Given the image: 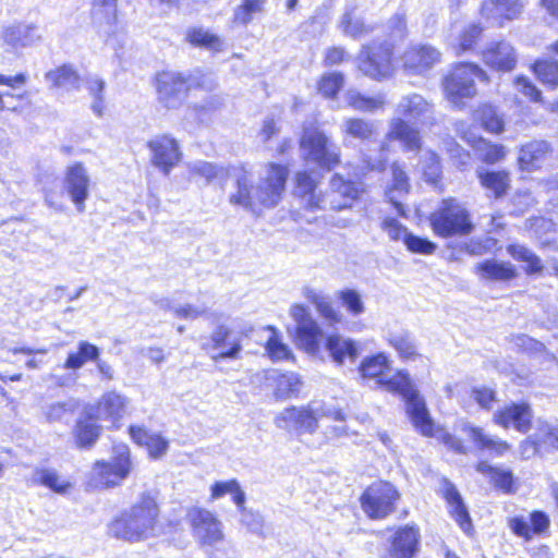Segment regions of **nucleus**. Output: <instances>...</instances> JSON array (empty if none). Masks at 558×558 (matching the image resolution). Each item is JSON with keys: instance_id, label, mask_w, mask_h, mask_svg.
Listing matches in <instances>:
<instances>
[{"instance_id": "1", "label": "nucleus", "mask_w": 558, "mask_h": 558, "mask_svg": "<svg viewBox=\"0 0 558 558\" xmlns=\"http://www.w3.org/2000/svg\"><path fill=\"white\" fill-rule=\"evenodd\" d=\"M289 313L295 324L294 340L299 349L312 356H320L324 350L337 366L356 361L360 355L357 341L338 332L324 337L323 328L302 304H293Z\"/></svg>"}, {"instance_id": "2", "label": "nucleus", "mask_w": 558, "mask_h": 558, "mask_svg": "<svg viewBox=\"0 0 558 558\" xmlns=\"http://www.w3.org/2000/svg\"><path fill=\"white\" fill-rule=\"evenodd\" d=\"M388 369V357L384 353L366 357L360 365V372L364 378H374L387 391L402 396L414 427L425 436L432 435L433 421L425 401L414 388L409 374L401 371L390 374Z\"/></svg>"}, {"instance_id": "3", "label": "nucleus", "mask_w": 558, "mask_h": 558, "mask_svg": "<svg viewBox=\"0 0 558 558\" xmlns=\"http://www.w3.org/2000/svg\"><path fill=\"white\" fill-rule=\"evenodd\" d=\"M288 169L270 163L257 185H254L246 171H241L235 179V190L229 195V203L241 207L254 215H259L260 208H274L281 201L284 192Z\"/></svg>"}, {"instance_id": "4", "label": "nucleus", "mask_w": 558, "mask_h": 558, "mask_svg": "<svg viewBox=\"0 0 558 558\" xmlns=\"http://www.w3.org/2000/svg\"><path fill=\"white\" fill-rule=\"evenodd\" d=\"M159 508L155 499L142 495L140 500L122 511L108 525V533L129 543L146 541L157 535Z\"/></svg>"}, {"instance_id": "5", "label": "nucleus", "mask_w": 558, "mask_h": 558, "mask_svg": "<svg viewBox=\"0 0 558 558\" xmlns=\"http://www.w3.org/2000/svg\"><path fill=\"white\" fill-rule=\"evenodd\" d=\"M490 83L489 74L476 62L456 61L440 78L444 98L452 106L463 108L478 95L476 82Z\"/></svg>"}, {"instance_id": "6", "label": "nucleus", "mask_w": 558, "mask_h": 558, "mask_svg": "<svg viewBox=\"0 0 558 558\" xmlns=\"http://www.w3.org/2000/svg\"><path fill=\"white\" fill-rule=\"evenodd\" d=\"M356 61L364 76L374 81L387 80L396 69L395 44L387 39H374L361 47Z\"/></svg>"}, {"instance_id": "7", "label": "nucleus", "mask_w": 558, "mask_h": 558, "mask_svg": "<svg viewBox=\"0 0 558 558\" xmlns=\"http://www.w3.org/2000/svg\"><path fill=\"white\" fill-rule=\"evenodd\" d=\"M158 102L166 109L179 108L192 88H204L201 81L192 83L191 76L180 71L160 70L151 78Z\"/></svg>"}, {"instance_id": "8", "label": "nucleus", "mask_w": 558, "mask_h": 558, "mask_svg": "<svg viewBox=\"0 0 558 558\" xmlns=\"http://www.w3.org/2000/svg\"><path fill=\"white\" fill-rule=\"evenodd\" d=\"M433 231L442 238L470 234L474 225L466 208L457 199H444L430 215Z\"/></svg>"}, {"instance_id": "9", "label": "nucleus", "mask_w": 558, "mask_h": 558, "mask_svg": "<svg viewBox=\"0 0 558 558\" xmlns=\"http://www.w3.org/2000/svg\"><path fill=\"white\" fill-rule=\"evenodd\" d=\"M110 461H97L90 472L89 485L95 488L119 486L131 473L132 462L126 445H117Z\"/></svg>"}, {"instance_id": "10", "label": "nucleus", "mask_w": 558, "mask_h": 558, "mask_svg": "<svg viewBox=\"0 0 558 558\" xmlns=\"http://www.w3.org/2000/svg\"><path fill=\"white\" fill-rule=\"evenodd\" d=\"M242 338V335L230 326L221 324L213 330L208 341L202 348L216 363L223 360H238L243 350Z\"/></svg>"}, {"instance_id": "11", "label": "nucleus", "mask_w": 558, "mask_h": 558, "mask_svg": "<svg viewBox=\"0 0 558 558\" xmlns=\"http://www.w3.org/2000/svg\"><path fill=\"white\" fill-rule=\"evenodd\" d=\"M399 493L388 482H377L371 485L361 497L364 512L371 519H384L395 511Z\"/></svg>"}, {"instance_id": "12", "label": "nucleus", "mask_w": 558, "mask_h": 558, "mask_svg": "<svg viewBox=\"0 0 558 558\" xmlns=\"http://www.w3.org/2000/svg\"><path fill=\"white\" fill-rule=\"evenodd\" d=\"M441 51L427 43L410 45L401 54V68L404 73L422 76L441 62Z\"/></svg>"}, {"instance_id": "13", "label": "nucleus", "mask_w": 558, "mask_h": 558, "mask_svg": "<svg viewBox=\"0 0 558 558\" xmlns=\"http://www.w3.org/2000/svg\"><path fill=\"white\" fill-rule=\"evenodd\" d=\"M320 417L322 413L318 407H293L280 412L275 418V424L281 429L313 434L318 428V420Z\"/></svg>"}, {"instance_id": "14", "label": "nucleus", "mask_w": 558, "mask_h": 558, "mask_svg": "<svg viewBox=\"0 0 558 558\" xmlns=\"http://www.w3.org/2000/svg\"><path fill=\"white\" fill-rule=\"evenodd\" d=\"M187 515L193 535L202 546H215L223 539L222 523L210 511L193 508Z\"/></svg>"}, {"instance_id": "15", "label": "nucleus", "mask_w": 558, "mask_h": 558, "mask_svg": "<svg viewBox=\"0 0 558 558\" xmlns=\"http://www.w3.org/2000/svg\"><path fill=\"white\" fill-rule=\"evenodd\" d=\"M89 175L82 163L77 162L68 167L63 187L80 213L85 209V201L89 195Z\"/></svg>"}, {"instance_id": "16", "label": "nucleus", "mask_w": 558, "mask_h": 558, "mask_svg": "<svg viewBox=\"0 0 558 558\" xmlns=\"http://www.w3.org/2000/svg\"><path fill=\"white\" fill-rule=\"evenodd\" d=\"M482 58L487 66L497 72H511L518 62L514 47L505 40L490 43L483 49Z\"/></svg>"}, {"instance_id": "17", "label": "nucleus", "mask_w": 558, "mask_h": 558, "mask_svg": "<svg viewBox=\"0 0 558 558\" xmlns=\"http://www.w3.org/2000/svg\"><path fill=\"white\" fill-rule=\"evenodd\" d=\"M129 399L116 391L105 393L97 407L87 408L90 418L108 421L112 424L119 422L126 412Z\"/></svg>"}, {"instance_id": "18", "label": "nucleus", "mask_w": 558, "mask_h": 558, "mask_svg": "<svg viewBox=\"0 0 558 558\" xmlns=\"http://www.w3.org/2000/svg\"><path fill=\"white\" fill-rule=\"evenodd\" d=\"M532 410L526 403H511L494 413V422L504 428L526 433L531 427Z\"/></svg>"}, {"instance_id": "19", "label": "nucleus", "mask_w": 558, "mask_h": 558, "mask_svg": "<svg viewBox=\"0 0 558 558\" xmlns=\"http://www.w3.org/2000/svg\"><path fill=\"white\" fill-rule=\"evenodd\" d=\"M360 190L355 183L345 181L339 174H335L330 181V193L324 195L327 201V209L340 210L351 206L359 196Z\"/></svg>"}, {"instance_id": "20", "label": "nucleus", "mask_w": 558, "mask_h": 558, "mask_svg": "<svg viewBox=\"0 0 558 558\" xmlns=\"http://www.w3.org/2000/svg\"><path fill=\"white\" fill-rule=\"evenodd\" d=\"M300 153L307 165L331 169L339 163V154L327 142H300Z\"/></svg>"}, {"instance_id": "21", "label": "nucleus", "mask_w": 558, "mask_h": 558, "mask_svg": "<svg viewBox=\"0 0 558 558\" xmlns=\"http://www.w3.org/2000/svg\"><path fill=\"white\" fill-rule=\"evenodd\" d=\"M129 433L132 440L141 447H145L153 459L162 458L169 449V441L165 437L144 426L131 425Z\"/></svg>"}, {"instance_id": "22", "label": "nucleus", "mask_w": 558, "mask_h": 558, "mask_svg": "<svg viewBox=\"0 0 558 558\" xmlns=\"http://www.w3.org/2000/svg\"><path fill=\"white\" fill-rule=\"evenodd\" d=\"M441 492L452 518L465 533H469L472 530V521L460 493L448 480L442 481Z\"/></svg>"}, {"instance_id": "23", "label": "nucleus", "mask_w": 558, "mask_h": 558, "mask_svg": "<svg viewBox=\"0 0 558 558\" xmlns=\"http://www.w3.org/2000/svg\"><path fill=\"white\" fill-rule=\"evenodd\" d=\"M420 533L414 526H404L396 532L387 558H412L417 549Z\"/></svg>"}, {"instance_id": "24", "label": "nucleus", "mask_w": 558, "mask_h": 558, "mask_svg": "<svg viewBox=\"0 0 558 558\" xmlns=\"http://www.w3.org/2000/svg\"><path fill=\"white\" fill-rule=\"evenodd\" d=\"M474 121L485 132L493 135H500L506 131L507 122L505 116L490 102L480 104L473 112Z\"/></svg>"}, {"instance_id": "25", "label": "nucleus", "mask_w": 558, "mask_h": 558, "mask_svg": "<svg viewBox=\"0 0 558 558\" xmlns=\"http://www.w3.org/2000/svg\"><path fill=\"white\" fill-rule=\"evenodd\" d=\"M461 430L478 449L488 450L498 457L504 456L511 448L507 441L497 436L488 435L483 428L470 425L469 423H463Z\"/></svg>"}, {"instance_id": "26", "label": "nucleus", "mask_w": 558, "mask_h": 558, "mask_svg": "<svg viewBox=\"0 0 558 558\" xmlns=\"http://www.w3.org/2000/svg\"><path fill=\"white\" fill-rule=\"evenodd\" d=\"M391 174L392 179L387 184L385 194L398 214L404 216L405 213L401 198L410 191L409 178L405 171L397 163L392 165Z\"/></svg>"}, {"instance_id": "27", "label": "nucleus", "mask_w": 558, "mask_h": 558, "mask_svg": "<svg viewBox=\"0 0 558 558\" xmlns=\"http://www.w3.org/2000/svg\"><path fill=\"white\" fill-rule=\"evenodd\" d=\"M149 147L154 165L165 173H168L181 158L177 142H149Z\"/></svg>"}, {"instance_id": "28", "label": "nucleus", "mask_w": 558, "mask_h": 558, "mask_svg": "<svg viewBox=\"0 0 558 558\" xmlns=\"http://www.w3.org/2000/svg\"><path fill=\"white\" fill-rule=\"evenodd\" d=\"M316 180L306 171L296 173V192L302 197L306 207L311 209H327V201L324 195L315 193Z\"/></svg>"}, {"instance_id": "29", "label": "nucleus", "mask_w": 558, "mask_h": 558, "mask_svg": "<svg viewBox=\"0 0 558 558\" xmlns=\"http://www.w3.org/2000/svg\"><path fill=\"white\" fill-rule=\"evenodd\" d=\"M535 78L548 89L558 88V60L548 57L536 58L529 66Z\"/></svg>"}, {"instance_id": "30", "label": "nucleus", "mask_w": 558, "mask_h": 558, "mask_svg": "<svg viewBox=\"0 0 558 558\" xmlns=\"http://www.w3.org/2000/svg\"><path fill=\"white\" fill-rule=\"evenodd\" d=\"M476 471L489 478L496 489L505 494L513 493L514 476L511 470L504 466H493L482 461L476 465Z\"/></svg>"}, {"instance_id": "31", "label": "nucleus", "mask_w": 558, "mask_h": 558, "mask_svg": "<svg viewBox=\"0 0 558 558\" xmlns=\"http://www.w3.org/2000/svg\"><path fill=\"white\" fill-rule=\"evenodd\" d=\"M185 41L194 47L219 52L223 48V41L217 34H214L203 27H190L185 32Z\"/></svg>"}, {"instance_id": "32", "label": "nucleus", "mask_w": 558, "mask_h": 558, "mask_svg": "<svg viewBox=\"0 0 558 558\" xmlns=\"http://www.w3.org/2000/svg\"><path fill=\"white\" fill-rule=\"evenodd\" d=\"M547 151V142H526L519 153L520 168L527 171L538 168Z\"/></svg>"}, {"instance_id": "33", "label": "nucleus", "mask_w": 558, "mask_h": 558, "mask_svg": "<svg viewBox=\"0 0 558 558\" xmlns=\"http://www.w3.org/2000/svg\"><path fill=\"white\" fill-rule=\"evenodd\" d=\"M477 272L486 280H509L515 277V269L509 262L488 259L476 265Z\"/></svg>"}, {"instance_id": "34", "label": "nucleus", "mask_w": 558, "mask_h": 558, "mask_svg": "<svg viewBox=\"0 0 558 558\" xmlns=\"http://www.w3.org/2000/svg\"><path fill=\"white\" fill-rule=\"evenodd\" d=\"M344 86V75L340 71L323 73L316 81L317 93L327 100L338 98Z\"/></svg>"}, {"instance_id": "35", "label": "nucleus", "mask_w": 558, "mask_h": 558, "mask_svg": "<svg viewBox=\"0 0 558 558\" xmlns=\"http://www.w3.org/2000/svg\"><path fill=\"white\" fill-rule=\"evenodd\" d=\"M427 111L428 102L417 94L404 97L397 107L399 117L415 124Z\"/></svg>"}, {"instance_id": "36", "label": "nucleus", "mask_w": 558, "mask_h": 558, "mask_svg": "<svg viewBox=\"0 0 558 558\" xmlns=\"http://www.w3.org/2000/svg\"><path fill=\"white\" fill-rule=\"evenodd\" d=\"M268 379L275 385V396L278 399H287L300 390L301 380L295 373L282 374L274 371Z\"/></svg>"}, {"instance_id": "37", "label": "nucleus", "mask_w": 558, "mask_h": 558, "mask_svg": "<svg viewBox=\"0 0 558 558\" xmlns=\"http://www.w3.org/2000/svg\"><path fill=\"white\" fill-rule=\"evenodd\" d=\"M99 356V349L87 342L80 341L77 351L70 352L64 362L65 369H80L87 361H96Z\"/></svg>"}, {"instance_id": "38", "label": "nucleus", "mask_w": 558, "mask_h": 558, "mask_svg": "<svg viewBox=\"0 0 558 558\" xmlns=\"http://www.w3.org/2000/svg\"><path fill=\"white\" fill-rule=\"evenodd\" d=\"M484 27L480 23L466 25L459 34L456 45V54L462 56L475 50L483 36Z\"/></svg>"}, {"instance_id": "39", "label": "nucleus", "mask_w": 558, "mask_h": 558, "mask_svg": "<svg viewBox=\"0 0 558 558\" xmlns=\"http://www.w3.org/2000/svg\"><path fill=\"white\" fill-rule=\"evenodd\" d=\"M85 417L81 418L75 427V437L80 447L92 446L99 437L101 427L97 424L98 418H90L85 411Z\"/></svg>"}, {"instance_id": "40", "label": "nucleus", "mask_w": 558, "mask_h": 558, "mask_svg": "<svg viewBox=\"0 0 558 558\" xmlns=\"http://www.w3.org/2000/svg\"><path fill=\"white\" fill-rule=\"evenodd\" d=\"M497 12L498 25L518 20L523 13V0H489Z\"/></svg>"}, {"instance_id": "41", "label": "nucleus", "mask_w": 558, "mask_h": 558, "mask_svg": "<svg viewBox=\"0 0 558 558\" xmlns=\"http://www.w3.org/2000/svg\"><path fill=\"white\" fill-rule=\"evenodd\" d=\"M267 0H241V3L234 9L232 23L245 26L250 24L256 14L264 11Z\"/></svg>"}, {"instance_id": "42", "label": "nucleus", "mask_w": 558, "mask_h": 558, "mask_svg": "<svg viewBox=\"0 0 558 558\" xmlns=\"http://www.w3.org/2000/svg\"><path fill=\"white\" fill-rule=\"evenodd\" d=\"M417 137L418 130L415 123L399 116L390 120L387 140H417Z\"/></svg>"}, {"instance_id": "43", "label": "nucleus", "mask_w": 558, "mask_h": 558, "mask_svg": "<svg viewBox=\"0 0 558 558\" xmlns=\"http://www.w3.org/2000/svg\"><path fill=\"white\" fill-rule=\"evenodd\" d=\"M481 184L492 191L495 197H501L509 187L508 174L504 171H478Z\"/></svg>"}, {"instance_id": "44", "label": "nucleus", "mask_w": 558, "mask_h": 558, "mask_svg": "<svg viewBox=\"0 0 558 558\" xmlns=\"http://www.w3.org/2000/svg\"><path fill=\"white\" fill-rule=\"evenodd\" d=\"M347 101L352 109L362 112H374L383 109L386 105L385 97L381 95L366 96L359 92L349 94Z\"/></svg>"}, {"instance_id": "45", "label": "nucleus", "mask_w": 558, "mask_h": 558, "mask_svg": "<svg viewBox=\"0 0 558 558\" xmlns=\"http://www.w3.org/2000/svg\"><path fill=\"white\" fill-rule=\"evenodd\" d=\"M507 251L514 259L526 264V274L533 275L543 270L542 260L527 247L520 244H512L508 246Z\"/></svg>"}, {"instance_id": "46", "label": "nucleus", "mask_w": 558, "mask_h": 558, "mask_svg": "<svg viewBox=\"0 0 558 558\" xmlns=\"http://www.w3.org/2000/svg\"><path fill=\"white\" fill-rule=\"evenodd\" d=\"M507 251L514 259L526 264V274L533 275L543 270L542 260L527 247L520 244H512L508 246Z\"/></svg>"}, {"instance_id": "47", "label": "nucleus", "mask_w": 558, "mask_h": 558, "mask_svg": "<svg viewBox=\"0 0 558 558\" xmlns=\"http://www.w3.org/2000/svg\"><path fill=\"white\" fill-rule=\"evenodd\" d=\"M375 132L374 124L362 118H349L344 121L343 134L357 140H368Z\"/></svg>"}, {"instance_id": "48", "label": "nucleus", "mask_w": 558, "mask_h": 558, "mask_svg": "<svg viewBox=\"0 0 558 558\" xmlns=\"http://www.w3.org/2000/svg\"><path fill=\"white\" fill-rule=\"evenodd\" d=\"M226 494H231L234 504L239 508H243L245 501V494L240 488L239 483L235 480L227 482H216L211 487V498L217 499Z\"/></svg>"}, {"instance_id": "49", "label": "nucleus", "mask_w": 558, "mask_h": 558, "mask_svg": "<svg viewBox=\"0 0 558 558\" xmlns=\"http://www.w3.org/2000/svg\"><path fill=\"white\" fill-rule=\"evenodd\" d=\"M544 425H551L545 421H537L535 425V430L532 435H530L522 444H521V452L525 458H530L536 454L539 450L553 448V444L544 441L539 436L541 428Z\"/></svg>"}, {"instance_id": "50", "label": "nucleus", "mask_w": 558, "mask_h": 558, "mask_svg": "<svg viewBox=\"0 0 558 558\" xmlns=\"http://www.w3.org/2000/svg\"><path fill=\"white\" fill-rule=\"evenodd\" d=\"M77 408L76 401L70 399L50 403L44 408V415L49 422H60L71 416Z\"/></svg>"}, {"instance_id": "51", "label": "nucleus", "mask_w": 558, "mask_h": 558, "mask_svg": "<svg viewBox=\"0 0 558 558\" xmlns=\"http://www.w3.org/2000/svg\"><path fill=\"white\" fill-rule=\"evenodd\" d=\"M93 15H100L104 23L114 26L118 23V0H93Z\"/></svg>"}, {"instance_id": "52", "label": "nucleus", "mask_w": 558, "mask_h": 558, "mask_svg": "<svg viewBox=\"0 0 558 558\" xmlns=\"http://www.w3.org/2000/svg\"><path fill=\"white\" fill-rule=\"evenodd\" d=\"M473 149L477 153L478 157L488 163H494L505 156L504 146L493 144L492 142H473Z\"/></svg>"}, {"instance_id": "53", "label": "nucleus", "mask_w": 558, "mask_h": 558, "mask_svg": "<svg viewBox=\"0 0 558 558\" xmlns=\"http://www.w3.org/2000/svg\"><path fill=\"white\" fill-rule=\"evenodd\" d=\"M389 343L399 352L403 359H411L416 355V345L408 332L393 333Z\"/></svg>"}, {"instance_id": "54", "label": "nucleus", "mask_w": 558, "mask_h": 558, "mask_svg": "<svg viewBox=\"0 0 558 558\" xmlns=\"http://www.w3.org/2000/svg\"><path fill=\"white\" fill-rule=\"evenodd\" d=\"M46 77L53 86L60 87L78 80L76 71L70 64H62L47 72Z\"/></svg>"}, {"instance_id": "55", "label": "nucleus", "mask_w": 558, "mask_h": 558, "mask_svg": "<svg viewBox=\"0 0 558 558\" xmlns=\"http://www.w3.org/2000/svg\"><path fill=\"white\" fill-rule=\"evenodd\" d=\"M513 84L521 95L531 102H543L542 90L525 75H518L513 80Z\"/></svg>"}, {"instance_id": "56", "label": "nucleus", "mask_w": 558, "mask_h": 558, "mask_svg": "<svg viewBox=\"0 0 558 558\" xmlns=\"http://www.w3.org/2000/svg\"><path fill=\"white\" fill-rule=\"evenodd\" d=\"M35 478L40 484L51 488L57 493H65L66 488L70 486L68 482L60 478L57 472L52 470H39L36 472Z\"/></svg>"}, {"instance_id": "57", "label": "nucleus", "mask_w": 558, "mask_h": 558, "mask_svg": "<svg viewBox=\"0 0 558 558\" xmlns=\"http://www.w3.org/2000/svg\"><path fill=\"white\" fill-rule=\"evenodd\" d=\"M339 299L347 311L353 316H359L364 313L365 306L361 294L356 290L345 289L339 293Z\"/></svg>"}, {"instance_id": "58", "label": "nucleus", "mask_w": 558, "mask_h": 558, "mask_svg": "<svg viewBox=\"0 0 558 558\" xmlns=\"http://www.w3.org/2000/svg\"><path fill=\"white\" fill-rule=\"evenodd\" d=\"M403 243L409 251H411L412 253H418V254L429 255V254H433L437 248V245L435 243H433L432 241L424 239V238L416 236V235L412 234L411 232H409L408 234H404Z\"/></svg>"}, {"instance_id": "59", "label": "nucleus", "mask_w": 558, "mask_h": 558, "mask_svg": "<svg viewBox=\"0 0 558 558\" xmlns=\"http://www.w3.org/2000/svg\"><path fill=\"white\" fill-rule=\"evenodd\" d=\"M266 350L272 361L293 359V354L289 347L281 342L277 336H272L268 339Z\"/></svg>"}, {"instance_id": "60", "label": "nucleus", "mask_w": 558, "mask_h": 558, "mask_svg": "<svg viewBox=\"0 0 558 558\" xmlns=\"http://www.w3.org/2000/svg\"><path fill=\"white\" fill-rule=\"evenodd\" d=\"M350 59V54L342 46H331L325 50L323 63L327 68L342 64Z\"/></svg>"}, {"instance_id": "61", "label": "nucleus", "mask_w": 558, "mask_h": 558, "mask_svg": "<svg viewBox=\"0 0 558 558\" xmlns=\"http://www.w3.org/2000/svg\"><path fill=\"white\" fill-rule=\"evenodd\" d=\"M223 169L206 161H198L192 166V173L205 178L207 183L222 174Z\"/></svg>"}, {"instance_id": "62", "label": "nucleus", "mask_w": 558, "mask_h": 558, "mask_svg": "<svg viewBox=\"0 0 558 558\" xmlns=\"http://www.w3.org/2000/svg\"><path fill=\"white\" fill-rule=\"evenodd\" d=\"M317 313L329 324H339L342 320V315L337 311L329 299L325 296L316 306Z\"/></svg>"}, {"instance_id": "63", "label": "nucleus", "mask_w": 558, "mask_h": 558, "mask_svg": "<svg viewBox=\"0 0 558 558\" xmlns=\"http://www.w3.org/2000/svg\"><path fill=\"white\" fill-rule=\"evenodd\" d=\"M381 229L387 232L392 241H403L404 234L409 233L405 227H403L398 220L391 217L384 218L381 221Z\"/></svg>"}, {"instance_id": "64", "label": "nucleus", "mask_w": 558, "mask_h": 558, "mask_svg": "<svg viewBox=\"0 0 558 558\" xmlns=\"http://www.w3.org/2000/svg\"><path fill=\"white\" fill-rule=\"evenodd\" d=\"M301 140H327L322 123L317 120L305 121L302 125Z\"/></svg>"}]
</instances>
